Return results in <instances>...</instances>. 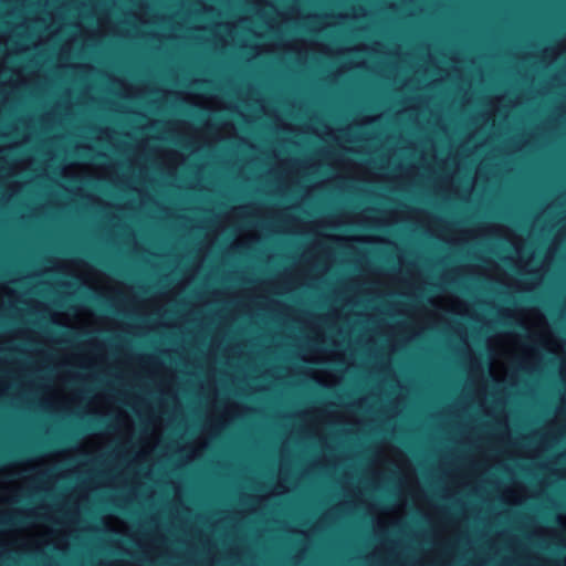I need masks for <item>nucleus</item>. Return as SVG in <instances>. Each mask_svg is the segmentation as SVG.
<instances>
[{
    "instance_id": "f257e3e1",
    "label": "nucleus",
    "mask_w": 566,
    "mask_h": 566,
    "mask_svg": "<svg viewBox=\"0 0 566 566\" xmlns=\"http://www.w3.org/2000/svg\"><path fill=\"white\" fill-rule=\"evenodd\" d=\"M18 522H22V520L14 518V517H8L0 521V524L2 525H14Z\"/></svg>"
},
{
    "instance_id": "f03ea898",
    "label": "nucleus",
    "mask_w": 566,
    "mask_h": 566,
    "mask_svg": "<svg viewBox=\"0 0 566 566\" xmlns=\"http://www.w3.org/2000/svg\"><path fill=\"white\" fill-rule=\"evenodd\" d=\"M241 245H233L232 249L234 252L240 253L241 252Z\"/></svg>"
}]
</instances>
